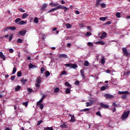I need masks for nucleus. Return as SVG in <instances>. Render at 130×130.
I'll list each match as a JSON object with an SVG mask.
<instances>
[{"label": "nucleus", "mask_w": 130, "mask_h": 130, "mask_svg": "<svg viewBox=\"0 0 130 130\" xmlns=\"http://www.w3.org/2000/svg\"><path fill=\"white\" fill-rule=\"evenodd\" d=\"M36 82V91H37V90L40 88V85L41 84V78H37Z\"/></svg>", "instance_id": "obj_1"}, {"label": "nucleus", "mask_w": 130, "mask_h": 130, "mask_svg": "<svg viewBox=\"0 0 130 130\" xmlns=\"http://www.w3.org/2000/svg\"><path fill=\"white\" fill-rule=\"evenodd\" d=\"M128 115H129V111L124 112L121 116L122 119H125V118H127L128 117Z\"/></svg>", "instance_id": "obj_2"}, {"label": "nucleus", "mask_w": 130, "mask_h": 130, "mask_svg": "<svg viewBox=\"0 0 130 130\" xmlns=\"http://www.w3.org/2000/svg\"><path fill=\"white\" fill-rule=\"evenodd\" d=\"M122 50L123 51V54L125 56H129L130 53L127 51V50L125 48H122Z\"/></svg>", "instance_id": "obj_3"}, {"label": "nucleus", "mask_w": 130, "mask_h": 130, "mask_svg": "<svg viewBox=\"0 0 130 130\" xmlns=\"http://www.w3.org/2000/svg\"><path fill=\"white\" fill-rule=\"evenodd\" d=\"M104 97L106 98V99H113V98H114V96L110 94H105Z\"/></svg>", "instance_id": "obj_4"}, {"label": "nucleus", "mask_w": 130, "mask_h": 130, "mask_svg": "<svg viewBox=\"0 0 130 130\" xmlns=\"http://www.w3.org/2000/svg\"><path fill=\"white\" fill-rule=\"evenodd\" d=\"M69 116H70V117H71L70 120V121L71 122H75V121H76V119L75 118V115L69 114Z\"/></svg>", "instance_id": "obj_5"}, {"label": "nucleus", "mask_w": 130, "mask_h": 130, "mask_svg": "<svg viewBox=\"0 0 130 130\" xmlns=\"http://www.w3.org/2000/svg\"><path fill=\"white\" fill-rule=\"evenodd\" d=\"M100 106L102 108H104V109H107L108 108H109V106L105 105L102 103L100 104Z\"/></svg>", "instance_id": "obj_6"}, {"label": "nucleus", "mask_w": 130, "mask_h": 130, "mask_svg": "<svg viewBox=\"0 0 130 130\" xmlns=\"http://www.w3.org/2000/svg\"><path fill=\"white\" fill-rule=\"evenodd\" d=\"M118 93L120 95H122V94H124V95H127L128 94H129V92H128V91H119L118 92Z\"/></svg>", "instance_id": "obj_7"}, {"label": "nucleus", "mask_w": 130, "mask_h": 130, "mask_svg": "<svg viewBox=\"0 0 130 130\" xmlns=\"http://www.w3.org/2000/svg\"><path fill=\"white\" fill-rule=\"evenodd\" d=\"M46 7H47V4H44V5H43L41 8V11L43 12V11H44V10H45V9H46Z\"/></svg>", "instance_id": "obj_8"}, {"label": "nucleus", "mask_w": 130, "mask_h": 130, "mask_svg": "<svg viewBox=\"0 0 130 130\" xmlns=\"http://www.w3.org/2000/svg\"><path fill=\"white\" fill-rule=\"evenodd\" d=\"M61 57L63 58H68V57L66 54H61L59 55V58H61Z\"/></svg>", "instance_id": "obj_9"}, {"label": "nucleus", "mask_w": 130, "mask_h": 130, "mask_svg": "<svg viewBox=\"0 0 130 130\" xmlns=\"http://www.w3.org/2000/svg\"><path fill=\"white\" fill-rule=\"evenodd\" d=\"M86 107H89V106H92L93 105V101H90L89 102L86 103Z\"/></svg>", "instance_id": "obj_10"}, {"label": "nucleus", "mask_w": 130, "mask_h": 130, "mask_svg": "<svg viewBox=\"0 0 130 130\" xmlns=\"http://www.w3.org/2000/svg\"><path fill=\"white\" fill-rule=\"evenodd\" d=\"M0 57L3 59V60H6V56L3 53V52H0Z\"/></svg>", "instance_id": "obj_11"}, {"label": "nucleus", "mask_w": 130, "mask_h": 130, "mask_svg": "<svg viewBox=\"0 0 130 130\" xmlns=\"http://www.w3.org/2000/svg\"><path fill=\"white\" fill-rule=\"evenodd\" d=\"M19 34L21 36H24V35L26 34V30L20 31Z\"/></svg>", "instance_id": "obj_12"}, {"label": "nucleus", "mask_w": 130, "mask_h": 130, "mask_svg": "<svg viewBox=\"0 0 130 130\" xmlns=\"http://www.w3.org/2000/svg\"><path fill=\"white\" fill-rule=\"evenodd\" d=\"M107 35V34L106 32H104L102 34L100 38H101V39H104V38L106 37Z\"/></svg>", "instance_id": "obj_13"}, {"label": "nucleus", "mask_w": 130, "mask_h": 130, "mask_svg": "<svg viewBox=\"0 0 130 130\" xmlns=\"http://www.w3.org/2000/svg\"><path fill=\"white\" fill-rule=\"evenodd\" d=\"M28 67L29 69H36V66H35L32 63H29L28 65Z\"/></svg>", "instance_id": "obj_14"}, {"label": "nucleus", "mask_w": 130, "mask_h": 130, "mask_svg": "<svg viewBox=\"0 0 130 130\" xmlns=\"http://www.w3.org/2000/svg\"><path fill=\"white\" fill-rule=\"evenodd\" d=\"M64 85H65V86H66V87H68V88H72V85H71V84H70V83L65 82Z\"/></svg>", "instance_id": "obj_15"}, {"label": "nucleus", "mask_w": 130, "mask_h": 130, "mask_svg": "<svg viewBox=\"0 0 130 130\" xmlns=\"http://www.w3.org/2000/svg\"><path fill=\"white\" fill-rule=\"evenodd\" d=\"M65 26H66L67 29H70V28H72V24H71L70 23H66L65 24Z\"/></svg>", "instance_id": "obj_16"}, {"label": "nucleus", "mask_w": 130, "mask_h": 130, "mask_svg": "<svg viewBox=\"0 0 130 130\" xmlns=\"http://www.w3.org/2000/svg\"><path fill=\"white\" fill-rule=\"evenodd\" d=\"M43 99H41L39 101H38L37 103V106H39V105L41 104L42 102H43Z\"/></svg>", "instance_id": "obj_17"}, {"label": "nucleus", "mask_w": 130, "mask_h": 130, "mask_svg": "<svg viewBox=\"0 0 130 130\" xmlns=\"http://www.w3.org/2000/svg\"><path fill=\"white\" fill-rule=\"evenodd\" d=\"M60 126L62 128H67L68 127V125H67V124H66V123L61 124Z\"/></svg>", "instance_id": "obj_18"}, {"label": "nucleus", "mask_w": 130, "mask_h": 130, "mask_svg": "<svg viewBox=\"0 0 130 130\" xmlns=\"http://www.w3.org/2000/svg\"><path fill=\"white\" fill-rule=\"evenodd\" d=\"M28 17V14L26 13H24L22 16V19H26Z\"/></svg>", "instance_id": "obj_19"}, {"label": "nucleus", "mask_w": 130, "mask_h": 130, "mask_svg": "<svg viewBox=\"0 0 130 130\" xmlns=\"http://www.w3.org/2000/svg\"><path fill=\"white\" fill-rule=\"evenodd\" d=\"M26 23H27L26 21H24V20H21L18 23V24L19 25H24V24H26Z\"/></svg>", "instance_id": "obj_20"}, {"label": "nucleus", "mask_w": 130, "mask_h": 130, "mask_svg": "<svg viewBox=\"0 0 130 130\" xmlns=\"http://www.w3.org/2000/svg\"><path fill=\"white\" fill-rule=\"evenodd\" d=\"M102 1V0H96V3L95 4V7H98V6H99V5H100V3H101V2Z\"/></svg>", "instance_id": "obj_21"}, {"label": "nucleus", "mask_w": 130, "mask_h": 130, "mask_svg": "<svg viewBox=\"0 0 130 130\" xmlns=\"http://www.w3.org/2000/svg\"><path fill=\"white\" fill-rule=\"evenodd\" d=\"M71 88H67L65 91V92L66 94H70L71 93Z\"/></svg>", "instance_id": "obj_22"}, {"label": "nucleus", "mask_w": 130, "mask_h": 130, "mask_svg": "<svg viewBox=\"0 0 130 130\" xmlns=\"http://www.w3.org/2000/svg\"><path fill=\"white\" fill-rule=\"evenodd\" d=\"M8 30H12V31H15V30H16V27L14 26H11L8 27Z\"/></svg>", "instance_id": "obj_23"}, {"label": "nucleus", "mask_w": 130, "mask_h": 130, "mask_svg": "<svg viewBox=\"0 0 130 130\" xmlns=\"http://www.w3.org/2000/svg\"><path fill=\"white\" fill-rule=\"evenodd\" d=\"M16 72H17V68L14 66L13 69L12 75H15V74H16Z\"/></svg>", "instance_id": "obj_24"}, {"label": "nucleus", "mask_w": 130, "mask_h": 130, "mask_svg": "<svg viewBox=\"0 0 130 130\" xmlns=\"http://www.w3.org/2000/svg\"><path fill=\"white\" fill-rule=\"evenodd\" d=\"M21 89V87L20 86V85H17V86H16V87L15 88V91H20V89Z\"/></svg>", "instance_id": "obj_25"}, {"label": "nucleus", "mask_w": 130, "mask_h": 130, "mask_svg": "<svg viewBox=\"0 0 130 130\" xmlns=\"http://www.w3.org/2000/svg\"><path fill=\"white\" fill-rule=\"evenodd\" d=\"M89 64H90V63H89V61H85L84 63V67H89Z\"/></svg>", "instance_id": "obj_26"}, {"label": "nucleus", "mask_w": 130, "mask_h": 130, "mask_svg": "<svg viewBox=\"0 0 130 130\" xmlns=\"http://www.w3.org/2000/svg\"><path fill=\"white\" fill-rule=\"evenodd\" d=\"M101 61L102 64H104V63H105V59H104V56H103V57L101 59Z\"/></svg>", "instance_id": "obj_27"}, {"label": "nucleus", "mask_w": 130, "mask_h": 130, "mask_svg": "<svg viewBox=\"0 0 130 130\" xmlns=\"http://www.w3.org/2000/svg\"><path fill=\"white\" fill-rule=\"evenodd\" d=\"M78 65L77 64H72L71 69H76Z\"/></svg>", "instance_id": "obj_28"}, {"label": "nucleus", "mask_w": 130, "mask_h": 130, "mask_svg": "<svg viewBox=\"0 0 130 130\" xmlns=\"http://www.w3.org/2000/svg\"><path fill=\"white\" fill-rule=\"evenodd\" d=\"M96 44H100L101 45H104V44H105V43L103 41H99L96 43Z\"/></svg>", "instance_id": "obj_29"}, {"label": "nucleus", "mask_w": 130, "mask_h": 130, "mask_svg": "<svg viewBox=\"0 0 130 130\" xmlns=\"http://www.w3.org/2000/svg\"><path fill=\"white\" fill-rule=\"evenodd\" d=\"M106 19H107V17H100V21H105L106 20Z\"/></svg>", "instance_id": "obj_30"}, {"label": "nucleus", "mask_w": 130, "mask_h": 130, "mask_svg": "<svg viewBox=\"0 0 130 130\" xmlns=\"http://www.w3.org/2000/svg\"><path fill=\"white\" fill-rule=\"evenodd\" d=\"M90 110V109L89 108H86V109H82V110H81L80 111L81 112H86V111H89Z\"/></svg>", "instance_id": "obj_31"}, {"label": "nucleus", "mask_w": 130, "mask_h": 130, "mask_svg": "<svg viewBox=\"0 0 130 130\" xmlns=\"http://www.w3.org/2000/svg\"><path fill=\"white\" fill-rule=\"evenodd\" d=\"M45 72V69L44 67H42L41 68V74H43Z\"/></svg>", "instance_id": "obj_32"}, {"label": "nucleus", "mask_w": 130, "mask_h": 130, "mask_svg": "<svg viewBox=\"0 0 130 130\" xmlns=\"http://www.w3.org/2000/svg\"><path fill=\"white\" fill-rule=\"evenodd\" d=\"M65 67L67 68H72V63H67L64 64Z\"/></svg>", "instance_id": "obj_33"}, {"label": "nucleus", "mask_w": 130, "mask_h": 130, "mask_svg": "<svg viewBox=\"0 0 130 130\" xmlns=\"http://www.w3.org/2000/svg\"><path fill=\"white\" fill-rule=\"evenodd\" d=\"M116 16L117 17V18H120L121 17L120 13L117 12L116 14Z\"/></svg>", "instance_id": "obj_34"}, {"label": "nucleus", "mask_w": 130, "mask_h": 130, "mask_svg": "<svg viewBox=\"0 0 130 130\" xmlns=\"http://www.w3.org/2000/svg\"><path fill=\"white\" fill-rule=\"evenodd\" d=\"M34 22L36 24L38 23L39 22V21L38 20V18L35 17V19H34Z\"/></svg>", "instance_id": "obj_35"}, {"label": "nucleus", "mask_w": 130, "mask_h": 130, "mask_svg": "<svg viewBox=\"0 0 130 130\" xmlns=\"http://www.w3.org/2000/svg\"><path fill=\"white\" fill-rule=\"evenodd\" d=\"M38 106L40 107L41 110H42L43 109V108L44 107V105H43V104H40Z\"/></svg>", "instance_id": "obj_36"}, {"label": "nucleus", "mask_w": 130, "mask_h": 130, "mask_svg": "<svg viewBox=\"0 0 130 130\" xmlns=\"http://www.w3.org/2000/svg\"><path fill=\"white\" fill-rule=\"evenodd\" d=\"M20 82H22L23 84H25V83L27 82V79H25L24 78H22Z\"/></svg>", "instance_id": "obj_37"}, {"label": "nucleus", "mask_w": 130, "mask_h": 130, "mask_svg": "<svg viewBox=\"0 0 130 130\" xmlns=\"http://www.w3.org/2000/svg\"><path fill=\"white\" fill-rule=\"evenodd\" d=\"M45 76L46 77H49V76H50V73L48 71H46L45 73Z\"/></svg>", "instance_id": "obj_38"}, {"label": "nucleus", "mask_w": 130, "mask_h": 130, "mask_svg": "<svg viewBox=\"0 0 130 130\" xmlns=\"http://www.w3.org/2000/svg\"><path fill=\"white\" fill-rule=\"evenodd\" d=\"M22 105H23V106H25V107H27V106H28V102L23 103Z\"/></svg>", "instance_id": "obj_39"}, {"label": "nucleus", "mask_w": 130, "mask_h": 130, "mask_svg": "<svg viewBox=\"0 0 130 130\" xmlns=\"http://www.w3.org/2000/svg\"><path fill=\"white\" fill-rule=\"evenodd\" d=\"M101 91H105L106 90V86H102L101 87Z\"/></svg>", "instance_id": "obj_40"}, {"label": "nucleus", "mask_w": 130, "mask_h": 130, "mask_svg": "<svg viewBox=\"0 0 130 130\" xmlns=\"http://www.w3.org/2000/svg\"><path fill=\"white\" fill-rule=\"evenodd\" d=\"M96 114L98 115V116H100V117H102V115H101V113H100V111H98L96 113Z\"/></svg>", "instance_id": "obj_41"}, {"label": "nucleus", "mask_w": 130, "mask_h": 130, "mask_svg": "<svg viewBox=\"0 0 130 130\" xmlns=\"http://www.w3.org/2000/svg\"><path fill=\"white\" fill-rule=\"evenodd\" d=\"M61 8V5H58L56 8H55V10L56 11V10H59Z\"/></svg>", "instance_id": "obj_42"}, {"label": "nucleus", "mask_w": 130, "mask_h": 130, "mask_svg": "<svg viewBox=\"0 0 130 130\" xmlns=\"http://www.w3.org/2000/svg\"><path fill=\"white\" fill-rule=\"evenodd\" d=\"M50 5H52V7H55L56 6H58V4H57V3L53 4V3H50Z\"/></svg>", "instance_id": "obj_43"}, {"label": "nucleus", "mask_w": 130, "mask_h": 130, "mask_svg": "<svg viewBox=\"0 0 130 130\" xmlns=\"http://www.w3.org/2000/svg\"><path fill=\"white\" fill-rule=\"evenodd\" d=\"M59 91V88L58 87H57L54 89L55 93H57Z\"/></svg>", "instance_id": "obj_44"}, {"label": "nucleus", "mask_w": 130, "mask_h": 130, "mask_svg": "<svg viewBox=\"0 0 130 130\" xmlns=\"http://www.w3.org/2000/svg\"><path fill=\"white\" fill-rule=\"evenodd\" d=\"M22 76V72L19 71L17 73V77H21Z\"/></svg>", "instance_id": "obj_45"}, {"label": "nucleus", "mask_w": 130, "mask_h": 130, "mask_svg": "<svg viewBox=\"0 0 130 130\" xmlns=\"http://www.w3.org/2000/svg\"><path fill=\"white\" fill-rule=\"evenodd\" d=\"M23 42V40L21 39H18L17 40V43H22Z\"/></svg>", "instance_id": "obj_46"}, {"label": "nucleus", "mask_w": 130, "mask_h": 130, "mask_svg": "<svg viewBox=\"0 0 130 130\" xmlns=\"http://www.w3.org/2000/svg\"><path fill=\"white\" fill-rule=\"evenodd\" d=\"M43 122V121L41 120L38 122L37 125H40V124H41V123H42Z\"/></svg>", "instance_id": "obj_47"}, {"label": "nucleus", "mask_w": 130, "mask_h": 130, "mask_svg": "<svg viewBox=\"0 0 130 130\" xmlns=\"http://www.w3.org/2000/svg\"><path fill=\"white\" fill-rule=\"evenodd\" d=\"M20 21H21V18H17L15 20V23H18L19 22H20Z\"/></svg>", "instance_id": "obj_48"}, {"label": "nucleus", "mask_w": 130, "mask_h": 130, "mask_svg": "<svg viewBox=\"0 0 130 130\" xmlns=\"http://www.w3.org/2000/svg\"><path fill=\"white\" fill-rule=\"evenodd\" d=\"M18 10L19 11V12H21L22 13H25V11L22 8H19Z\"/></svg>", "instance_id": "obj_49"}, {"label": "nucleus", "mask_w": 130, "mask_h": 130, "mask_svg": "<svg viewBox=\"0 0 130 130\" xmlns=\"http://www.w3.org/2000/svg\"><path fill=\"white\" fill-rule=\"evenodd\" d=\"M100 6H101V8H105V7H106V5L104 3L101 4L100 5Z\"/></svg>", "instance_id": "obj_50"}, {"label": "nucleus", "mask_w": 130, "mask_h": 130, "mask_svg": "<svg viewBox=\"0 0 130 130\" xmlns=\"http://www.w3.org/2000/svg\"><path fill=\"white\" fill-rule=\"evenodd\" d=\"M54 11H55V8H53V9H50V10L48 12V13H51V12H54Z\"/></svg>", "instance_id": "obj_51"}, {"label": "nucleus", "mask_w": 130, "mask_h": 130, "mask_svg": "<svg viewBox=\"0 0 130 130\" xmlns=\"http://www.w3.org/2000/svg\"><path fill=\"white\" fill-rule=\"evenodd\" d=\"M91 32L87 31L86 32V34L85 36H87V37L88 36H91Z\"/></svg>", "instance_id": "obj_52"}, {"label": "nucleus", "mask_w": 130, "mask_h": 130, "mask_svg": "<svg viewBox=\"0 0 130 130\" xmlns=\"http://www.w3.org/2000/svg\"><path fill=\"white\" fill-rule=\"evenodd\" d=\"M13 39V35H11L9 37V41H11Z\"/></svg>", "instance_id": "obj_53"}, {"label": "nucleus", "mask_w": 130, "mask_h": 130, "mask_svg": "<svg viewBox=\"0 0 130 130\" xmlns=\"http://www.w3.org/2000/svg\"><path fill=\"white\" fill-rule=\"evenodd\" d=\"M15 78H16V76L14 75L11 76L12 81H14V80H15Z\"/></svg>", "instance_id": "obj_54"}, {"label": "nucleus", "mask_w": 130, "mask_h": 130, "mask_svg": "<svg viewBox=\"0 0 130 130\" xmlns=\"http://www.w3.org/2000/svg\"><path fill=\"white\" fill-rule=\"evenodd\" d=\"M9 52H10V53H14V50L13 49H9Z\"/></svg>", "instance_id": "obj_55"}, {"label": "nucleus", "mask_w": 130, "mask_h": 130, "mask_svg": "<svg viewBox=\"0 0 130 130\" xmlns=\"http://www.w3.org/2000/svg\"><path fill=\"white\" fill-rule=\"evenodd\" d=\"M121 98H122V99H126V94L123 95Z\"/></svg>", "instance_id": "obj_56"}, {"label": "nucleus", "mask_w": 130, "mask_h": 130, "mask_svg": "<svg viewBox=\"0 0 130 130\" xmlns=\"http://www.w3.org/2000/svg\"><path fill=\"white\" fill-rule=\"evenodd\" d=\"M80 74H81V75H84L85 74L84 72V70H80Z\"/></svg>", "instance_id": "obj_57"}, {"label": "nucleus", "mask_w": 130, "mask_h": 130, "mask_svg": "<svg viewBox=\"0 0 130 130\" xmlns=\"http://www.w3.org/2000/svg\"><path fill=\"white\" fill-rule=\"evenodd\" d=\"M66 74L67 72H66L65 71H63L61 73V75H66Z\"/></svg>", "instance_id": "obj_58"}, {"label": "nucleus", "mask_w": 130, "mask_h": 130, "mask_svg": "<svg viewBox=\"0 0 130 130\" xmlns=\"http://www.w3.org/2000/svg\"><path fill=\"white\" fill-rule=\"evenodd\" d=\"M106 73H107V74H110V73H111V71H110V70H107L106 71Z\"/></svg>", "instance_id": "obj_59"}, {"label": "nucleus", "mask_w": 130, "mask_h": 130, "mask_svg": "<svg viewBox=\"0 0 130 130\" xmlns=\"http://www.w3.org/2000/svg\"><path fill=\"white\" fill-rule=\"evenodd\" d=\"M61 10H64L65 9H67V7H64V6H62V5H61Z\"/></svg>", "instance_id": "obj_60"}, {"label": "nucleus", "mask_w": 130, "mask_h": 130, "mask_svg": "<svg viewBox=\"0 0 130 130\" xmlns=\"http://www.w3.org/2000/svg\"><path fill=\"white\" fill-rule=\"evenodd\" d=\"M88 45L89 46H93V43H91V42H88Z\"/></svg>", "instance_id": "obj_61"}, {"label": "nucleus", "mask_w": 130, "mask_h": 130, "mask_svg": "<svg viewBox=\"0 0 130 130\" xmlns=\"http://www.w3.org/2000/svg\"><path fill=\"white\" fill-rule=\"evenodd\" d=\"M27 91L28 92H29V93H31V92H32V89L28 88H27Z\"/></svg>", "instance_id": "obj_62"}, {"label": "nucleus", "mask_w": 130, "mask_h": 130, "mask_svg": "<svg viewBox=\"0 0 130 130\" xmlns=\"http://www.w3.org/2000/svg\"><path fill=\"white\" fill-rule=\"evenodd\" d=\"M81 77H82V79H86V77L85 76V74H81Z\"/></svg>", "instance_id": "obj_63"}, {"label": "nucleus", "mask_w": 130, "mask_h": 130, "mask_svg": "<svg viewBox=\"0 0 130 130\" xmlns=\"http://www.w3.org/2000/svg\"><path fill=\"white\" fill-rule=\"evenodd\" d=\"M75 14L76 15H79V14H80V12H79V11H78V10H76V11H75Z\"/></svg>", "instance_id": "obj_64"}]
</instances>
